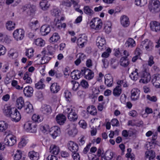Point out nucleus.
Here are the masks:
<instances>
[{"label": "nucleus", "instance_id": "1", "mask_svg": "<svg viewBox=\"0 0 160 160\" xmlns=\"http://www.w3.org/2000/svg\"><path fill=\"white\" fill-rule=\"evenodd\" d=\"M149 70V68L147 65H143L142 71L141 72H139L141 76V78L139 80V82L145 84L150 81L151 77Z\"/></svg>", "mask_w": 160, "mask_h": 160}, {"label": "nucleus", "instance_id": "2", "mask_svg": "<svg viewBox=\"0 0 160 160\" xmlns=\"http://www.w3.org/2000/svg\"><path fill=\"white\" fill-rule=\"evenodd\" d=\"M148 8L152 13H155L158 12L160 11V2L158 0H150Z\"/></svg>", "mask_w": 160, "mask_h": 160}, {"label": "nucleus", "instance_id": "3", "mask_svg": "<svg viewBox=\"0 0 160 160\" xmlns=\"http://www.w3.org/2000/svg\"><path fill=\"white\" fill-rule=\"evenodd\" d=\"M67 110L68 113V119L72 122L76 121L78 118V115L75 112V110L72 108H68Z\"/></svg>", "mask_w": 160, "mask_h": 160}, {"label": "nucleus", "instance_id": "4", "mask_svg": "<svg viewBox=\"0 0 160 160\" xmlns=\"http://www.w3.org/2000/svg\"><path fill=\"white\" fill-rule=\"evenodd\" d=\"M4 141L6 146H13L16 142L15 137L12 134H10L7 135Z\"/></svg>", "mask_w": 160, "mask_h": 160}, {"label": "nucleus", "instance_id": "5", "mask_svg": "<svg viewBox=\"0 0 160 160\" xmlns=\"http://www.w3.org/2000/svg\"><path fill=\"white\" fill-rule=\"evenodd\" d=\"M81 72L82 73V76H84L85 78L87 79L91 80L94 76L93 71L87 68H83L81 70Z\"/></svg>", "mask_w": 160, "mask_h": 160}, {"label": "nucleus", "instance_id": "6", "mask_svg": "<svg viewBox=\"0 0 160 160\" xmlns=\"http://www.w3.org/2000/svg\"><path fill=\"white\" fill-rule=\"evenodd\" d=\"M11 120L16 122L19 121L21 118V115L19 112L16 108H13L9 117Z\"/></svg>", "mask_w": 160, "mask_h": 160}, {"label": "nucleus", "instance_id": "7", "mask_svg": "<svg viewBox=\"0 0 160 160\" xmlns=\"http://www.w3.org/2000/svg\"><path fill=\"white\" fill-rule=\"evenodd\" d=\"M13 35L17 41L21 40L24 37V31L22 29H17L14 31Z\"/></svg>", "mask_w": 160, "mask_h": 160}, {"label": "nucleus", "instance_id": "8", "mask_svg": "<svg viewBox=\"0 0 160 160\" xmlns=\"http://www.w3.org/2000/svg\"><path fill=\"white\" fill-rule=\"evenodd\" d=\"M96 42L97 46L101 50H104L106 49V41L104 37L98 36L97 38Z\"/></svg>", "mask_w": 160, "mask_h": 160}, {"label": "nucleus", "instance_id": "9", "mask_svg": "<svg viewBox=\"0 0 160 160\" xmlns=\"http://www.w3.org/2000/svg\"><path fill=\"white\" fill-rule=\"evenodd\" d=\"M24 128L27 132L32 133H35L37 131L36 126L32 125L30 122H27L24 125Z\"/></svg>", "mask_w": 160, "mask_h": 160}, {"label": "nucleus", "instance_id": "10", "mask_svg": "<svg viewBox=\"0 0 160 160\" xmlns=\"http://www.w3.org/2000/svg\"><path fill=\"white\" fill-rule=\"evenodd\" d=\"M50 134L54 139L59 135L61 133L60 129L57 126L52 127L49 130Z\"/></svg>", "mask_w": 160, "mask_h": 160}, {"label": "nucleus", "instance_id": "11", "mask_svg": "<svg viewBox=\"0 0 160 160\" xmlns=\"http://www.w3.org/2000/svg\"><path fill=\"white\" fill-rule=\"evenodd\" d=\"M140 91L137 88H133L131 91V98L132 100L135 101L138 100L139 97Z\"/></svg>", "mask_w": 160, "mask_h": 160}, {"label": "nucleus", "instance_id": "12", "mask_svg": "<svg viewBox=\"0 0 160 160\" xmlns=\"http://www.w3.org/2000/svg\"><path fill=\"white\" fill-rule=\"evenodd\" d=\"M152 82L157 88H160V74L157 73L152 76Z\"/></svg>", "mask_w": 160, "mask_h": 160}, {"label": "nucleus", "instance_id": "13", "mask_svg": "<svg viewBox=\"0 0 160 160\" xmlns=\"http://www.w3.org/2000/svg\"><path fill=\"white\" fill-rule=\"evenodd\" d=\"M67 147L68 149L72 153L76 152L78 150V144L72 141H70L68 142Z\"/></svg>", "mask_w": 160, "mask_h": 160}, {"label": "nucleus", "instance_id": "14", "mask_svg": "<svg viewBox=\"0 0 160 160\" xmlns=\"http://www.w3.org/2000/svg\"><path fill=\"white\" fill-rule=\"evenodd\" d=\"M67 128H70V129L68 131V133L69 135L74 137L77 133L78 130L76 129V126L73 124H70L67 126Z\"/></svg>", "mask_w": 160, "mask_h": 160}, {"label": "nucleus", "instance_id": "15", "mask_svg": "<svg viewBox=\"0 0 160 160\" xmlns=\"http://www.w3.org/2000/svg\"><path fill=\"white\" fill-rule=\"evenodd\" d=\"M141 45L144 47L146 50L148 51L151 50L153 47V43L148 39H146L142 41Z\"/></svg>", "mask_w": 160, "mask_h": 160}, {"label": "nucleus", "instance_id": "16", "mask_svg": "<svg viewBox=\"0 0 160 160\" xmlns=\"http://www.w3.org/2000/svg\"><path fill=\"white\" fill-rule=\"evenodd\" d=\"M87 37L86 36L80 37L78 40V45L81 48L84 47L87 42Z\"/></svg>", "mask_w": 160, "mask_h": 160}, {"label": "nucleus", "instance_id": "17", "mask_svg": "<svg viewBox=\"0 0 160 160\" xmlns=\"http://www.w3.org/2000/svg\"><path fill=\"white\" fill-rule=\"evenodd\" d=\"M66 116L62 114H59L56 117V120L57 123L60 125H63L66 120Z\"/></svg>", "mask_w": 160, "mask_h": 160}, {"label": "nucleus", "instance_id": "18", "mask_svg": "<svg viewBox=\"0 0 160 160\" xmlns=\"http://www.w3.org/2000/svg\"><path fill=\"white\" fill-rule=\"evenodd\" d=\"M151 30L156 32L160 30V23L157 21H152L150 24Z\"/></svg>", "mask_w": 160, "mask_h": 160}, {"label": "nucleus", "instance_id": "19", "mask_svg": "<svg viewBox=\"0 0 160 160\" xmlns=\"http://www.w3.org/2000/svg\"><path fill=\"white\" fill-rule=\"evenodd\" d=\"M33 91V88L30 86L26 87L23 89V93L24 95L28 97H30L32 95Z\"/></svg>", "mask_w": 160, "mask_h": 160}, {"label": "nucleus", "instance_id": "20", "mask_svg": "<svg viewBox=\"0 0 160 160\" xmlns=\"http://www.w3.org/2000/svg\"><path fill=\"white\" fill-rule=\"evenodd\" d=\"M29 27L32 29L36 30L39 26V22L37 20H31L28 24Z\"/></svg>", "mask_w": 160, "mask_h": 160}, {"label": "nucleus", "instance_id": "21", "mask_svg": "<svg viewBox=\"0 0 160 160\" xmlns=\"http://www.w3.org/2000/svg\"><path fill=\"white\" fill-rule=\"evenodd\" d=\"M51 30V28L49 26L43 25L41 28L40 32L42 35L46 36L49 33Z\"/></svg>", "mask_w": 160, "mask_h": 160}, {"label": "nucleus", "instance_id": "22", "mask_svg": "<svg viewBox=\"0 0 160 160\" xmlns=\"http://www.w3.org/2000/svg\"><path fill=\"white\" fill-rule=\"evenodd\" d=\"M130 22L129 18L125 15L122 16L121 18V24L124 27H128Z\"/></svg>", "mask_w": 160, "mask_h": 160}, {"label": "nucleus", "instance_id": "23", "mask_svg": "<svg viewBox=\"0 0 160 160\" xmlns=\"http://www.w3.org/2000/svg\"><path fill=\"white\" fill-rule=\"evenodd\" d=\"M41 111L43 114L49 115L52 112V109L49 105H44L42 106Z\"/></svg>", "mask_w": 160, "mask_h": 160}, {"label": "nucleus", "instance_id": "24", "mask_svg": "<svg viewBox=\"0 0 160 160\" xmlns=\"http://www.w3.org/2000/svg\"><path fill=\"white\" fill-rule=\"evenodd\" d=\"M82 76V73L81 71L74 70L71 73V76L73 79L77 80Z\"/></svg>", "mask_w": 160, "mask_h": 160}, {"label": "nucleus", "instance_id": "25", "mask_svg": "<svg viewBox=\"0 0 160 160\" xmlns=\"http://www.w3.org/2000/svg\"><path fill=\"white\" fill-rule=\"evenodd\" d=\"M105 84L108 87H110L112 86L113 79L112 76L108 74L105 77Z\"/></svg>", "mask_w": 160, "mask_h": 160}, {"label": "nucleus", "instance_id": "26", "mask_svg": "<svg viewBox=\"0 0 160 160\" xmlns=\"http://www.w3.org/2000/svg\"><path fill=\"white\" fill-rule=\"evenodd\" d=\"M156 157L155 152L152 150H148L145 153V157L148 160H152Z\"/></svg>", "mask_w": 160, "mask_h": 160}, {"label": "nucleus", "instance_id": "27", "mask_svg": "<svg viewBox=\"0 0 160 160\" xmlns=\"http://www.w3.org/2000/svg\"><path fill=\"white\" fill-rule=\"evenodd\" d=\"M113 153L110 151H107L104 155L102 157V160H111L113 157Z\"/></svg>", "mask_w": 160, "mask_h": 160}, {"label": "nucleus", "instance_id": "28", "mask_svg": "<svg viewBox=\"0 0 160 160\" xmlns=\"http://www.w3.org/2000/svg\"><path fill=\"white\" fill-rule=\"evenodd\" d=\"M28 156L32 160H38L39 158V153L34 151H30L28 153Z\"/></svg>", "mask_w": 160, "mask_h": 160}, {"label": "nucleus", "instance_id": "29", "mask_svg": "<svg viewBox=\"0 0 160 160\" xmlns=\"http://www.w3.org/2000/svg\"><path fill=\"white\" fill-rule=\"evenodd\" d=\"M60 86L57 83H54L51 86L50 90L51 92L53 93L58 92L60 90Z\"/></svg>", "mask_w": 160, "mask_h": 160}, {"label": "nucleus", "instance_id": "30", "mask_svg": "<svg viewBox=\"0 0 160 160\" xmlns=\"http://www.w3.org/2000/svg\"><path fill=\"white\" fill-rule=\"evenodd\" d=\"M25 112L27 113H31L33 111V108L32 105L29 102L26 103L24 106Z\"/></svg>", "mask_w": 160, "mask_h": 160}, {"label": "nucleus", "instance_id": "31", "mask_svg": "<svg viewBox=\"0 0 160 160\" xmlns=\"http://www.w3.org/2000/svg\"><path fill=\"white\" fill-rule=\"evenodd\" d=\"M138 70L136 68L134 71H133L130 75V77L131 78L134 80V81H136L138 78L139 77V73L138 72Z\"/></svg>", "mask_w": 160, "mask_h": 160}, {"label": "nucleus", "instance_id": "32", "mask_svg": "<svg viewBox=\"0 0 160 160\" xmlns=\"http://www.w3.org/2000/svg\"><path fill=\"white\" fill-rule=\"evenodd\" d=\"M59 150V147L55 145H52L50 148V152L55 155L58 154Z\"/></svg>", "mask_w": 160, "mask_h": 160}, {"label": "nucleus", "instance_id": "33", "mask_svg": "<svg viewBox=\"0 0 160 160\" xmlns=\"http://www.w3.org/2000/svg\"><path fill=\"white\" fill-rule=\"evenodd\" d=\"M126 47L133 48L136 46V44L135 41L132 38H128L125 43Z\"/></svg>", "mask_w": 160, "mask_h": 160}, {"label": "nucleus", "instance_id": "34", "mask_svg": "<svg viewBox=\"0 0 160 160\" xmlns=\"http://www.w3.org/2000/svg\"><path fill=\"white\" fill-rule=\"evenodd\" d=\"M44 82V78H41L40 80L36 83L35 84V87L38 89H42L45 88V85L43 83Z\"/></svg>", "mask_w": 160, "mask_h": 160}, {"label": "nucleus", "instance_id": "35", "mask_svg": "<svg viewBox=\"0 0 160 160\" xmlns=\"http://www.w3.org/2000/svg\"><path fill=\"white\" fill-rule=\"evenodd\" d=\"M87 112L92 115H96L97 114V109L93 105L88 106L87 108Z\"/></svg>", "mask_w": 160, "mask_h": 160}, {"label": "nucleus", "instance_id": "36", "mask_svg": "<svg viewBox=\"0 0 160 160\" xmlns=\"http://www.w3.org/2000/svg\"><path fill=\"white\" fill-rule=\"evenodd\" d=\"M118 85L113 90V94L115 97H119L120 95V82L118 81L117 82Z\"/></svg>", "mask_w": 160, "mask_h": 160}, {"label": "nucleus", "instance_id": "37", "mask_svg": "<svg viewBox=\"0 0 160 160\" xmlns=\"http://www.w3.org/2000/svg\"><path fill=\"white\" fill-rule=\"evenodd\" d=\"M40 5L41 9L44 10L47 9L50 6L47 0H42L40 2Z\"/></svg>", "mask_w": 160, "mask_h": 160}, {"label": "nucleus", "instance_id": "38", "mask_svg": "<svg viewBox=\"0 0 160 160\" xmlns=\"http://www.w3.org/2000/svg\"><path fill=\"white\" fill-rule=\"evenodd\" d=\"M104 30L105 32L107 34L109 33L111 31L112 24L111 22L107 21L104 24Z\"/></svg>", "mask_w": 160, "mask_h": 160}, {"label": "nucleus", "instance_id": "39", "mask_svg": "<svg viewBox=\"0 0 160 160\" xmlns=\"http://www.w3.org/2000/svg\"><path fill=\"white\" fill-rule=\"evenodd\" d=\"M17 107L19 109H21L24 105V101L22 97H20L16 101Z\"/></svg>", "mask_w": 160, "mask_h": 160}, {"label": "nucleus", "instance_id": "40", "mask_svg": "<svg viewBox=\"0 0 160 160\" xmlns=\"http://www.w3.org/2000/svg\"><path fill=\"white\" fill-rule=\"evenodd\" d=\"M36 10V6L33 5H30L28 7V10L27 11L28 14L30 15H33Z\"/></svg>", "mask_w": 160, "mask_h": 160}, {"label": "nucleus", "instance_id": "41", "mask_svg": "<svg viewBox=\"0 0 160 160\" xmlns=\"http://www.w3.org/2000/svg\"><path fill=\"white\" fill-rule=\"evenodd\" d=\"M83 9L84 12L89 16L92 15L94 13L93 11L88 6H85Z\"/></svg>", "mask_w": 160, "mask_h": 160}, {"label": "nucleus", "instance_id": "42", "mask_svg": "<svg viewBox=\"0 0 160 160\" xmlns=\"http://www.w3.org/2000/svg\"><path fill=\"white\" fill-rule=\"evenodd\" d=\"M12 110H13V108L11 109L10 107L5 105L4 106L3 111L6 115L8 116L9 117L11 112V111H12Z\"/></svg>", "mask_w": 160, "mask_h": 160}, {"label": "nucleus", "instance_id": "43", "mask_svg": "<svg viewBox=\"0 0 160 160\" xmlns=\"http://www.w3.org/2000/svg\"><path fill=\"white\" fill-rule=\"evenodd\" d=\"M129 64V61L128 58L122 57L121 58V66L124 67H127Z\"/></svg>", "mask_w": 160, "mask_h": 160}, {"label": "nucleus", "instance_id": "44", "mask_svg": "<svg viewBox=\"0 0 160 160\" xmlns=\"http://www.w3.org/2000/svg\"><path fill=\"white\" fill-rule=\"evenodd\" d=\"M60 37L58 33L55 32L50 37V40L52 42H57L60 39Z\"/></svg>", "mask_w": 160, "mask_h": 160}, {"label": "nucleus", "instance_id": "45", "mask_svg": "<svg viewBox=\"0 0 160 160\" xmlns=\"http://www.w3.org/2000/svg\"><path fill=\"white\" fill-rule=\"evenodd\" d=\"M15 23L12 21H9L7 22L6 27L7 29L8 30H13L15 28Z\"/></svg>", "mask_w": 160, "mask_h": 160}, {"label": "nucleus", "instance_id": "46", "mask_svg": "<svg viewBox=\"0 0 160 160\" xmlns=\"http://www.w3.org/2000/svg\"><path fill=\"white\" fill-rule=\"evenodd\" d=\"M34 43L37 46L40 47L43 46L45 44L44 41L41 38H38L35 39Z\"/></svg>", "mask_w": 160, "mask_h": 160}, {"label": "nucleus", "instance_id": "47", "mask_svg": "<svg viewBox=\"0 0 160 160\" xmlns=\"http://www.w3.org/2000/svg\"><path fill=\"white\" fill-rule=\"evenodd\" d=\"M29 74L28 72H27L24 74V76L23 77V79L27 83H31L32 82V79L30 77Z\"/></svg>", "mask_w": 160, "mask_h": 160}, {"label": "nucleus", "instance_id": "48", "mask_svg": "<svg viewBox=\"0 0 160 160\" xmlns=\"http://www.w3.org/2000/svg\"><path fill=\"white\" fill-rule=\"evenodd\" d=\"M8 124L3 121H0V132L5 131L8 128Z\"/></svg>", "mask_w": 160, "mask_h": 160}, {"label": "nucleus", "instance_id": "49", "mask_svg": "<svg viewBox=\"0 0 160 160\" xmlns=\"http://www.w3.org/2000/svg\"><path fill=\"white\" fill-rule=\"evenodd\" d=\"M32 120L35 122H39L42 121L43 119L38 115L36 114H34L32 117Z\"/></svg>", "mask_w": 160, "mask_h": 160}, {"label": "nucleus", "instance_id": "50", "mask_svg": "<svg viewBox=\"0 0 160 160\" xmlns=\"http://www.w3.org/2000/svg\"><path fill=\"white\" fill-rule=\"evenodd\" d=\"M145 112L144 114H141L143 118H146L148 117V114L152 113L153 112L152 108L147 107L145 108Z\"/></svg>", "mask_w": 160, "mask_h": 160}, {"label": "nucleus", "instance_id": "51", "mask_svg": "<svg viewBox=\"0 0 160 160\" xmlns=\"http://www.w3.org/2000/svg\"><path fill=\"white\" fill-rule=\"evenodd\" d=\"M22 153L21 150H17L14 156V160H19L22 157Z\"/></svg>", "mask_w": 160, "mask_h": 160}, {"label": "nucleus", "instance_id": "52", "mask_svg": "<svg viewBox=\"0 0 160 160\" xmlns=\"http://www.w3.org/2000/svg\"><path fill=\"white\" fill-rule=\"evenodd\" d=\"M34 51L32 48H29L26 50L25 55L28 58H30L33 56Z\"/></svg>", "mask_w": 160, "mask_h": 160}, {"label": "nucleus", "instance_id": "53", "mask_svg": "<svg viewBox=\"0 0 160 160\" xmlns=\"http://www.w3.org/2000/svg\"><path fill=\"white\" fill-rule=\"evenodd\" d=\"M147 3V0H135V4L138 6H143Z\"/></svg>", "mask_w": 160, "mask_h": 160}, {"label": "nucleus", "instance_id": "54", "mask_svg": "<svg viewBox=\"0 0 160 160\" xmlns=\"http://www.w3.org/2000/svg\"><path fill=\"white\" fill-rule=\"evenodd\" d=\"M150 143H152L151 144V147L152 149L156 148L157 149L158 148L160 149V145L159 142L156 141L152 140L150 142Z\"/></svg>", "mask_w": 160, "mask_h": 160}, {"label": "nucleus", "instance_id": "55", "mask_svg": "<svg viewBox=\"0 0 160 160\" xmlns=\"http://www.w3.org/2000/svg\"><path fill=\"white\" fill-rule=\"evenodd\" d=\"M72 84L73 85L72 90L74 91H76L78 89L80 86L79 84L74 81H72L71 82Z\"/></svg>", "mask_w": 160, "mask_h": 160}, {"label": "nucleus", "instance_id": "56", "mask_svg": "<svg viewBox=\"0 0 160 160\" xmlns=\"http://www.w3.org/2000/svg\"><path fill=\"white\" fill-rule=\"evenodd\" d=\"M111 51L110 48H108L106 51L104 52L102 54L101 57L105 58H108L110 55V53H111Z\"/></svg>", "mask_w": 160, "mask_h": 160}, {"label": "nucleus", "instance_id": "57", "mask_svg": "<svg viewBox=\"0 0 160 160\" xmlns=\"http://www.w3.org/2000/svg\"><path fill=\"white\" fill-rule=\"evenodd\" d=\"M79 85L84 89H87L89 87L88 82L85 79L82 80L81 81Z\"/></svg>", "mask_w": 160, "mask_h": 160}, {"label": "nucleus", "instance_id": "58", "mask_svg": "<svg viewBox=\"0 0 160 160\" xmlns=\"http://www.w3.org/2000/svg\"><path fill=\"white\" fill-rule=\"evenodd\" d=\"M97 18H94L92 19L90 22V26L93 29L95 28V27L96 26V25L98 24V21L97 19Z\"/></svg>", "mask_w": 160, "mask_h": 160}, {"label": "nucleus", "instance_id": "59", "mask_svg": "<svg viewBox=\"0 0 160 160\" xmlns=\"http://www.w3.org/2000/svg\"><path fill=\"white\" fill-rule=\"evenodd\" d=\"M147 99L152 102H156L157 100V97L156 96H151L149 95H147L146 96Z\"/></svg>", "mask_w": 160, "mask_h": 160}, {"label": "nucleus", "instance_id": "60", "mask_svg": "<svg viewBox=\"0 0 160 160\" xmlns=\"http://www.w3.org/2000/svg\"><path fill=\"white\" fill-rule=\"evenodd\" d=\"M64 93V96L66 99L68 101H69L70 100V98L72 96L71 93L68 90H66Z\"/></svg>", "mask_w": 160, "mask_h": 160}, {"label": "nucleus", "instance_id": "61", "mask_svg": "<svg viewBox=\"0 0 160 160\" xmlns=\"http://www.w3.org/2000/svg\"><path fill=\"white\" fill-rule=\"evenodd\" d=\"M97 19L98 21V22L97 24L96 25V26H95V28L93 29L96 30H98L101 28L102 23L101 19L98 18H97Z\"/></svg>", "mask_w": 160, "mask_h": 160}, {"label": "nucleus", "instance_id": "62", "mask_svg": "<svg viewBox=\"0 0 160 160\" xmlns=\"http://www.w3.org/2000/svg\"><path fill=\"white\" fill-rule=\"evenodd\" d=\"M50 59V57L44 56L42 58V64L47 63Z\"/></svg>", "mask_w": 160, "mask_h": 160}, {"label": "nucleus", "instance_id": "63", "mask_svg": "<svg viewBox=\"0 0 160 160\" xmlns=\"http://www.w3.org/2000/svg\"><path fill=\"white\" fill-rule=\"evenodd\" d=\"M139 49L137 48L136 49L135 51V53H137V55H136L135 56L133 57L132 59V62H134L136 61L139 58V57L140 53L139 52Z\"/></svg>", "mask_w": 160, "mask_h": 160}, {"label": "nucleus", "instance_id": "64", "mask_svg": "<svg viewBox=\"0 0 160 160\" xmlns=\"http://www.w3.org/2000/svg\"><path fill=\"white\" fill-rule=\"evenodd\" d=\"M27 143L26 141L24 139L22 138L18 144V147L20 148H22L26 145Z\"/></svg>", "mask_w": 160, "mask_h": 160}]
</instances>
